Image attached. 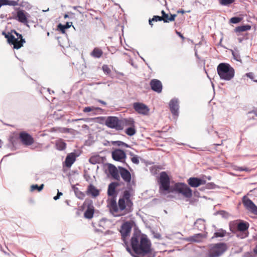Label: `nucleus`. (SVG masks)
<instances>
[{"label":"nucleus","mask_w":257,"mask_h":257,"mask_svg":"<svg viewBox=\"0 0 257 257\" xmlns=\"http://www.w3.org/2000/svg\"><path fill=\"white\" fill-rule=\"evenodd\" d=\"M159 191L162 195H166L170 192V179L165 172H162L160 177Z\"/></svg>","instance_id":"39448f33"},{"label":"nucleus","mask_w":257,"mask_h":257,"mask_svg":"<svg viewBox=\"0 0 257 257\" xmlns=\"http://www.w3.org/2000/svg\"><path fill=\"white\" fill-rule=\"evenodd\" d=\"M127 153L128 155H130L132 157H133V156H135V155L131 151H127Z\"/></svg>","instance_id":"5fc2aeb1"},{"label":"nucleus","mask_w":257,"mask_h":257,"mask_svg":"<svg viewBox=\"0 0 257 257\" xmlns=\"http://www.w3.org/2000/svg\"><path fill=\"white\" fill-rule=\"evenodd\" d=\"M131 194L125 190L117 204L116 199L113 197L108 200L107 206L110 213L115 217L125 215L133 210V203L130 199Z\"/></svg>","instance_id":"f03ea898"},{"label":"nucleus","mask_w":257,"mask_h":257,"mask_svg":"<svg viewBox=\"0 0 257 257\" xmlns=\"http://www.w3.org/2000/svg\"><path fill=\"white\" fill-rule=\"evenodd\" d=\"M242 203L245 208L250 212L257 215V206L249 198L246 196L242 198Z\"/></svg>","instance_id":"9b49d317"},{"label":"nucleus","mask_w":257,"mask_h":257,"mask_svg":"<svg viewBox=\"0 0 257 257\" xmlns=\"http://www.w3.org/2000/svg\"><path fill=\"white\" fill-rule=\"evenodd\" d=\"M126 250L133 257H155L156 254L151 247V243L144 234L134 233L128 243L124 246Z\"/></svg>","instance_id":"f257e3e1"},{"label":"nucleus","mask_w":257,"mask_h":257,"mask_svg":"<svg viewBox=\"0 0 257 257\" xmlns=\"http://www.w3.org/2000/svg\"><path fill=\"white\" fill-rule=\"evenodd\" d=\"M170 111L175 118H176L179 115V101L177 98L172 99L169 103Z\"/></svg>","instance_id":"f8f14e48"},{"label":"nucleus","mask_w":257,"mask_h":257,"mask_svg":"<svg viewBox=\"0 0 257 257\" xmlns=\"http://www.w3.org/2000/svg\"><path fill=\"white\" fill-rule=\"evenodd\" d=\"M14 33H15V34L16 35V36L17 37L16 38H18V39H20V40H21V39H23L22 35L17 33L15 31H14Z\"/></svg>","instance_id":"8fccbe9b"},{"label":"nucleus","mask_w":257,"mask_h":257,"mask_svg":"<svg viewBox=\"0 0 257 257\" xmlns=\"http://www.w3.org/2000/svg\"><path fill=\"white\" fill-rule=\"evenodd\" d=\"M72 25V22H67L64 25L61 24H59L58 28L60 29L62 33H65V30L69 28Z\"/></svg>","instance_id":"7c9ffc66"},{"label":"nucleus","mask_w":257,"mask_h":257,"mask_svg":"<svg viewBox=\"0 0 257 257\" xmlns=\"http://www.w3.org/2000/svg\"><path fill=\"white\" fill-rule=\"evenodd\" d=\"M205 237V235L203 234L198 233L189 236L186 240L189 241L199 242L201 241Z\"/></svg>","instance_id":"5701e85b"},{"label":"nucleus","mask_w":257,"mask_h":257,"mask_svg":"<svg viewBox=\"0 0 257 257\" xmlns=\"http://www.w3.org/2000/svg\"><path fill=\"white\" fill-rule=\"evenodd\" d=\"M30 17V15L25 12L24 10H20L17 12V20L24 24H27L28 22V19Z\"/></svg>","instance_id":"f3484780"},{"label":"nucleus","mask_w":257,"mask_h":257,"mask_svg":"<svg viewBox=\"0 0 257 257\" xmlns=\"http://www.w3.org/2000/svg\"><path fill=\"white\" fill-rule=\"evenodd\" d=\"M163 18H161L160 16H154L152 19H150L149 21V24L151 26H152V22H157V21H161Z\"/></svg>","instance_id":"e433bc0d"},{"label":"nucleus","mask_w":257,"mask_h":257,"mask_svg":"<svg viewBox=\"0 0 257 257\" xmlns=\"http://www.w3.org/2000/svg\"><path fill=\"white\" fill-rule=\"evenodd\" d=\"M214 185L212 183H209L207 184V188H212V186Z\"/></svg>","instance_id":"13d9d810"},{"label":"nucleus","mask_w":257,"mask_h":257,"mask_svg":"<svg viewBox=\"0 0 257 257\" xmlns=\"http://www.w3.org/2000/svg\"><path fill=\"white\" fill-rule=\"evenodd\" d=\"M76 155L74 153L68 154L66 156L64 162L65 165L68 168H70L76 160Z\"/></svg>","instance_id":"412c9836"},{"label":"nucleus","mask_w":257,"mask_h":257,"mask_svg":"<svg viewBox=\"0 0 257 257\" xmlns=\"http://www.w3.org/2000/svg\"><path fill=\"white\" fill-rule=\"evenodd\" d=\"M161 13L162 14V16L161 17V18H163V19H162V21H163L164 22V20H166V19H168L169 18V16L168 14H166L164 11H162Z\"/></svg>","instance_id":"c03bdc74"},{"label":"nucleus","mask_w":257,"mask_h":257,"mask_svg":"<svg viewBox=\"0 0 257 257\" xmlns=\"http://www.w3.org/2000/svg\"><path fill=\"white\" fill-rule=\"evenodd\" d=\"M133 107L138 113L143 115H147L150 110L146 104L140 102L134 103Z\"/></svg>","instance_id":"ddd939ff"},{"label":"nucleus","mask_w":257,"mask_h":257,"mask_svg":"<svg viewBox=\"0 0 257 257\" xmlns=\"http://www.w3.org/2000/svg\"><path fill=\"white\" fill-rule=\"evenodd\" d=\"M82 8L79 7V6H75V7H73V9L75 10H77L80 14H81L82 13V12L79 9H81Z\"/></svg>","instance_id":"09e8293b"},{"label":"nucleus","mask_w":257,"mask_h":257,"mask_svg":"<svg viewBox=\"0 0 257 257\" xmlns=\"http://www.w3.org/2000/svg\"><path fill=\"white\" fill-rule=\"evenodd\" d=\"M188 184L192 187H197L201 185L205 184L206 181L196 177H191L187 180Z\"/></svg>","instance_id":"a211bd4d"},{"label":"nucleus","mask_w":257,"mask_h":257,"mask_svg":"<svg viewBox=\"0 0 257 257\" xmlns=\"http://www.w3.org/2000/svg\"><path fill=\"white\" fill-rule=\"evenodd\" d=\"M102 69L104 73L107 75L110 74L111 70L107 65H103L102 67Z\"/></svg>","instance_id":"4c0bfd02"},{"label":"nucleus","mask_w":257,"mask_h":257,"mask_svg":"<svg viewBox=\"0 0 257 257\" xmlns=\"http://www.w3.org/2000/svg\"><path fill=\"white\" fill-rule=\"evenodd\" d=\"M174 189L186 198H190L192 196V190L186 184L176 183Z\"/></svg>","instance_id":"6e6552de"},{"label":"nucleus","mask_w":257,"mask_h":257,"mask_svg":"<svg viewBox=\"0 0 257 257\" xmlns=\"http://www.w3.org/2000/svg\"><path fill=\"white\" fill-rule=\"evenodd\" d=\"M250 29H251V26L250 25H243V26H240L236 27L234 29V31L237 33H239L240 32L248 31V30H250Z\"/></svg>","instance_id":"a878e982"},{"label":"nucleus","mask_w":257,"mask_h":257,"mask_svg":"<svg viewBox=\"0 0 257 257\" xmlns=\"http://www.w3.org/2000/svg\"><path fill=\"white\" fill-rule=\"evenodd\" d=\"M219 214L222 217H223L224 218H228L229 216V215H230L229 214L228 212H226L225 211H220Z\"/></svg>","instance_id":"37998d69"},{"label":"nucleus","mask_w":257,"mask_h":257,"mask_svg":"<svg viewBox=\"0 0 257 257\" xmlns=\"http://www.w3.org/2000/svg\"><path fill=\"white\" fill-rule=\"evenodd\" d=\"M119 174L122 179L127 183H130L131 180V175L130 172L126 169L119 167Z\"/></svg>","instance_id":"aec40b11"},{"label":"nucleus","mask_w":257,"mask_h":257,"mask_svg":"<svg viewBox=\"0 0 257 257\" xmlns=\"http://www.w3.org/2000/svg\"><path fill=\"white\" fill-rule=\"evenodd\" d=\"M227 246L224 243L211 244L207 252V257H219L226 250Z\"/></svg>","instance_id":"20e7f679"},{"label":"nucleus","mask_w":257,"mask_h":257,"mask_svg":"<svg viewBox=\"0 0 257 257\" xmlns=\"http://www.w3.org/2000/svg\"><path fill=\"white\" fill-rule=\"evenodd\" d=\"M232 232L236 234V237L240 239L245 238L248 235V232L235 230V231Z\"/></svg>","instance_id":"cd10ccee"},{"label":"nucleus","mask_w":257,"mask_h":257,"mask_svg":"<svg viewBox=\"0 0 257 257\" xmlns=\"http://www.w3.org/2000/svg\"><path fill=\"white\" fill-rule=\"evenodd\" d=\"M60 197H59L57 195L55 196L54 197L53 199L55 200H58V199H59Z\"/></svg>","instance_id":"e2e57ef3"},{"label":"nucleus","mask_w":257,"mask_h":257,"mask_svg":"<svg viewBox=\"0 0 257 257\" xmlns=\"http://www.w3.org/2000/svg\"><path fill=\"white\" fill-rule=\"evenodd\" d=\"M94 214L93 209L88 207L87 209L84 212V216L85 218L88 219H91L93 217Z\"/></svg>","instance_id":"c85d7f7f"},{"label":"nucleus","mask_w":257,"mask_h":257,"mask_svg":"<svg viewBox=\"0 0 257 257\" xmlns=\"http://www.w3.org/2000/svg\"><path fill=\"white\" fill-rule=\"evenodd\" d=\"M69 17V16L67 14H65L64 15V18H67Z\"/></svg>","instance_id":"338daca9"},{"label":"nucleus","mask_w":257,"mask_h":257,"mask_svg":"<svg viewBox=\"0 0 257 257\" xmlns=\"http://www.w3.org/2000/svg\"><path fill=\"white\" fill-rule=\"evenodd\" d=\"M232 54H233V57H234V59H235L236 61H239L240 60H239V58L238 57V56H235V54H234V52H233V53H232Z\"/></svg>","instance_id":"603ef678"},{"label":"nucleus","mask_w":257,"mask_h":257,"mask_svg":"<svg viewBox=\"0 0 257 257\" xmlns=\"http://www.w3.org/2000/svg\"><path fill=\"white\" fill-rule=\"evenodd\" d=\"M121 147H125L128 148V147H129V146L127 144H126V143L123 142V144H122Z\"/></svg>","instance_id":"052dcab7"},{"label":"nucleus","mask_w":257,"mask_h":257,"mask_svg":"<svg viewBox=\"0 0 257 257\" xmlns=\"http://www.w3.org/2000/svg\"><path fill=\"white\" fill-rule=\"evenodd\" d=\"M105 125L111 128L116 131H121L123 128V123L116 116H108L105 121Z\"/></svg>","instance_id":"423d86ee"},{"label":"nucleus","mask_w":257,"mask_h":257,"mask_svg":"<svg viewBox=\"0 0 257 257\" xmlns=\"http://www.w3.org/2000/svg\"><path fill=\"white\" fill-rule=\"evenodd\" d=\"M150 86L153 91L157 93L162 92V84L160 80L156 79L152 80L150 82Z\"/></svg>","instance_id":"6ab92c4d"},{"label":"nucleus","mask_w":257,"mask_h":257,"mask_svg":"<svg viewBox=\"0 0 257 257\" xmlns=\"http://www.w3.org/2000/svg\"><path fill=\"white\" fill-rule=\"evenodd\" d=\"M176 34L180 37L182 39H184V36L181 34V33L178 32V31H176Z\"/></svg>","instance_id":"3c124183"},{"label":"nucleus","mask_w":257,"mask_h":257,"mask_svg":"<svg viewBox=\"0 0 257 257\" xmlns=\"http://www.w3.org/2000/svg\"><path fill=\"white\" fill-rule=\"evenodd\" d=\"M253 252L257 255V245L255 246V247L253 248Z\"/></svg>","instance_id":"4d7b16f0"},{"label":"nucleus","mask_w":257,"mask_h":257,"mask_svg":"<svg viewBox=\"0 0 257 257\" xmlns=\"http://www.w3.org/2000/svg\"><path fill=\"white\" fill-rule=\"evenodd\" d=\"M226 232L225 230L220 229L214 233L213 237H222L225 236Z\"/></svg>","instance_id":"2f4dec72"},{"label":"nucleus","mask_w":257,"mask_h":257,"mask_svg":"<svg viewBox=\"0 0 257 257\" xmlns=\"http://www.w3.org/2000/svg\"><path fill=\"white\" fill-rule=\"evenodd\" d=\"M62 192H59L58 190V193H57V195L59 196V197H60L62 195Z\"/></svg>","instance_id":"0e129e2a"},{"label":"nucleus","mask_w":257,"mask_h":257,"mask_svg":"<svg viewBox=\"0 0 257 257\" xmlns=\"http://www.w3.org/2000/svg\"><path fill=\"white\" fill-rule=\"evenodd\" d=\"M86 193L88 195L95 197L99 195V191L94 186L90 184L87 188Z\"/></svg>","instance_id":"4be33fe9"},{"label":"nucleus","mask_w":257,"mask_h":257,"mask_svg":"<svg viewBox=\"0 0 257 257\" xmlns=\"http://www.w3.org/2000/svg\"><path fill=\"white\" fill-rule=\"evenodd\" d=\"M131 160L133 163L136 164H139L140 163L139 157L137 155L133 156L131 158Z\"/></svg>","instance_id":"ea45409f"},{"label":"nucleus","mask_w":257,"mask_h":257,"mask_svg":"<svg viewBox=\"0 0 257 257\" xmlns=\"http://www.w3.org/2000/svg\"><path fill=\"white\" fill-rule=\"evenodd\" d=\"M118 185V184L116 182H112L109 184L107 194L110 196H113L115 193V188Z\"/></svg>","instance_id":"b1692460"},{"label":"nucleus","mask_w":257,"mask_h":257,"mask_svg":"<svg viewBox=\"0 0 257 257\" xmlns=\"http://www.w3.org/2000/svg\"><path fill=\"white\" fill-rule=\"evenodd\" d=\"M217 71L221 80L230 81L234 77L235 70L234 68L228 63H220L217 67Z\"/></svg>","instance_id":"7ed1b4c3"},{"label":"nucleus","mask_w":257,"mask_h":257,"mask_svg":"<svg viewBox=\"0 0 257 257\" xmlns=\"http://www.w3.org/2000/svg\"><path fill=\"white\" fill-rule=\"evenodd\" d=\"M44 187V184H41L39 186L37 184L33 185L31 186V191H33L35 190H38V191H41Z\"/></svg>","instance_id":"f704fd0d"},{"label":"nucleus","mask_w":257,"mask_h":257,"mask_svg":"<svg viewBox=\"0 0 257 257\" xmlns=\"http://www.w3.org/2000/svg\"><path fill=\"white\" fill-rule=\"evenodd\" d=\"M89 162L92 164H95L96 163V161L95 160V157H91L90 159H89Z\"/></svg>","instance_id":"49530a36"},{"label":"nucleus","mask_w":257,"mask_h":257,"mask_svg":"<svg viewBox=\"0 0 257 257\" xmlns=\"http://www.w3.org/2000/svg\"><path fill=\"white\" fill-rule=\"evenodd\" d=\"M249 224L242 221H233L229 223V228L231 232L236 231L248 232Z\"/></svg>","instance_id":"0eeeda50"},{"label":"nucleus","mask_w":257,"mask_h":257,"mask_svg":"<svg viewBox=\"0 0 257 257\" xmlns=\"http://www.w3.org/2000/svg\"><path fill=\"white\" fill-rule=\"evenodd\" d=\"M103 54L102 51L98 48H95L91 53V55L96 58H100Z\"/></svg>","instance_id":"393cba45"},{"label":"nucleus","mask_w":257,"mask_h":257,"mask_svg":"<svg viewBox=\"0 0 257 257\" xmlns=\"http://www.w3.org/2000/svg\"><path fill=\"white\" fill-rule=\"evenodd\" d=\"M111 154L113 159L117 161L122 162L126 157L124 152L120 149H115L112 152Z\"/></svg>","instance_id":"2eb2a0df"},{"label":"nucleus","mask_w":257,"mask_h":257,"mask_svg":"<svg viewBox=\"0 0 257 257\" xmlns=\"http://www.w3.org/2000/svg\"><path fill=\"white\" fill-rule=\"evenodd\" d=\"M5 1H6L5 0H0V8L2 6H5V4L4 2Z\"/></svg>","instance_id":"6e6d98bb"},{"label":"nucleus","mask_w":257,"mask_h":257,"mask_svg":"<svg viewBox=\"0 0 257 257\" xmlns=\"http://www.w3.org/2000/svg\"><path fill=\"white\" fill-rule=\"evenodd\" d=\"M77 197L80 199H83L85 197V194L81 192H76Z\"/></svg>","instance_id":"79ce46f5"},{"label":"nucleus","mask_w":257,"mask_h":257,"mask_svg":"<svg viewBox=\"0 0 257 257\" xmlns=\"http://www.w3.org/2000/svg\"><path fill=\"white\" fill-rule=\"evenodd\" d=\"M4 3L5 6V5H9V6H16L18 5V1H12V0H5Z\"/></svg>","instance_id":"c9c22d12"},{"label":"nucleus","mask_w":257,"mask_h":257,"mask_svg":"<svg viewBox=\"0 0 257 257\" xmlns=\"http://www.w3.org/2000/svg\"><path fill=\"white\" fill-rule=\"evenodd\" d=\"M132 229V224L129 222H125L123 223L121 226L120 232L121 234V238L123 241L125 246L128 242L127 241L128 237L130 236Z\"/></svg>","instance_id":"9d476101"},{"label":"nucleus","mask_w":257,"mask_h":257,"mask_svg":"<svg viewBox=\"0 0 257 257\" xmlns=\"http://www.w3.org/2000/svg\"><path fill=\"white\" fill-rule=\"evenodd\" d=\"M124 124L125 126L131 127L135 126V121L133 118H130L124 120Z\"/></svg>","instance_id":"473e14b6"},{"label":"nucleus","mask_w":257,"mask_h":257,"mask_svg":"<svg viewBox=\"0 0 257 257\" xmlns=\"http://www.w3.org/2000/svg\"><path fill=\"white\" fill-rule=\"evenodd\" d=\"M3 34H5V37L7 38L9 44L14 46V49H19L21 48L23 46L24 43H25L24 39H21V40H20L18 38H16L14 36L10 33L5 34V33H3Z\"/></svg>","instance_id":"1a4fd4ad"},{"label":"nucleus","mask_w":257,"mask_h":257,"mask_svg":"<svg viewBox=\"0 0 257 257\" xmlns=\"http://www.w3.org/2000/svg\"><path fill=\"white\" fill-rule=\"evenodd\" d=\"M20 138L22 142L26 146L31 145L34 142L33 138L29 134L25 132L20 133Z\"/></svg>","instance_id":"dca6fc26"},{"label":"nucleus","mask_w":257,"mask_h":257,"mask_svg":"<svg viewBox=\"0 0 257 257\" xmlns=\"http://www.w3.org/2000/svg\"><path fill=\"white\" fill-rule=\"evenodd\" d=\"M176 17V15H171L170 17H169L168 19H166V20H164L165 23H168L169 22L173 21L175 20V18Z\"/></svg>","instance_id":"a19ab883"},{"label":"nucleus","mask_w":257,"mask_h":257,"mask_svg":"<svg viewBox=\"0 0 257 257\" xmlns=\"http://www.w3.org/2000/svg\"><path fill=\"white\" fill-rule=\"evenodd\" d=\"M98 101L101 103V104H103V105H106V103L103 101V100H99Z\"/></svg>","instance_id":"bf43d9fd"},{"label":"nucleus","mask_w":257,"mask_h":257,"mask_svg":"<svg viewBox=\"0 0 257 257\" xmlns=\"http://www.w3.org/2000/svg\"><path fill=\"white\" fill-rule=\"evenodd\" d=\"M219 4L224 6H229L234 2V0H219Z\"/></svg>","instance_id":"72a5a7b5"},{"label":"nucleus","mask_w":257,"mask_h":257,"mask_svg":"<svg viewBox=\"0 0 257 257\" xmlns=\"http://www.w3.org/2000/svg\"><path fill=\"white\" fill-rule=\"evenodd\" d=\"M125 133L129 136H134L136 133L135 126H134L127 127L125 130Z\"/></svg>","instance_id":"c756f323"},{"label":"nucleus","mask_w":257,"mask_h":257,"mask_svg":"<svg viewBox=\"0 0 257 257\" xmlns=\"http://www.w3.org/2000/svg\"><path fill=\"white\" fill-rule=\"evenodd\" d=\"M107 174L115 180L117 181L120 180L119 171L114 165L111 164H108Z\"/></svg>","instance_id":"4468645a"},{"label":"nucleus","mask_w":257,"mask_h":257,"mask_svg":"<svg viewBox=\"0 0 257 257\" xmlns=\"http://www.w3.org/2000/svg\"><path fill=\"white\" fill-rule=\"evenodd\" d=\"M246 75L247 77L252 78V73H247L246 74Z\"/></svg>","instance_id":"864d4df0"},{"label":"nucleus","mask_w":257,"mask_h":257,"mask_svg":"<svg viewBox=\"0 0 257 257\" xmlns=\"http://www.w3.org/2000/svg\"><path fill=\"white\" fill-rule=\"evenodd\" d=\"M95 109V108L94 107H89V106H88V107H85L84 109H83V111L84 112H90L92 110H94Z\"/></svg>","instance_id":"a18cd8bd"},{"label":"nucleus","mask_w":257,"mask_h":257,"mask_svg":"<svg viewBox=\"0 0 257 257\" xmlns=\"http://www.w3.org/2000/svg\"><path fill=\"white\" fill-rule=\"evenodd\" d=\"M243 169H244V168H243V167H240V168H239V171H243Z\"/></svg>","instance_id":"774afa93"},{"label":"nucleus","mask_w":257,"mask_h":257,"mask_svg":"<svg viewBox=\"0 0 257 257\" xmlns=\"http://www.w3.org/2000/svg\"><path fill=\"white\" fill-rule=\"evenodd\" d=\"M241 19L239 17H232L230 20V22L233 24H237L240 22Z\"/></svg>","instance_id":"58836bf2"},{"label":"nucleus","mask_w":257,"mask_h":257,"mask_svg":"<svg viewBox=\"0 0 257 257\" xmlns=\"http://www.w3.org/2000/svg\"><path fill=\"white\" fill-rule=\"evenodd\" d=\"M121 147H125L128 148V147H129V146L127 144H126V143L123 142V144H122Z\"/></svg>","instance_id":"680f3d73"},{"label":"nucleus","mask_w":257,"mask_h":257,"mask_svg":"<svg viewBox=\"0 0 257 257\" xmlns=\"http://www.w3.org/2000/svg\"><path fill=\"white\" fill-rule=\"evenodd\" d=\"M243 171H246V172H249L250 171V170L247 168H244V169H243Z\"/></svg>","instance_id":"69168bd1"},{"label":"nucleus","mask_w":257,"mask_h":257,"mask_svg":"<svg viewBox=\"0 0 257 257\" xmlns=\"http://www.w3.org/2000/svg\"><path fill=\"white\" fill-rule=\"evenodd\" d=\"M66 143L61 139L56 142V146L57 150L60 151L64 150L66 148Z\"/></svg>","instance_id":"bb28decb"},{"label":"nucleus","mask_w":257,"mask_h":257,"mask_svg":"<svg viewBox=\"0 0 257 257\" xmlns=\"http://www.w3.org/2000/svg\"><path fill=\"white\" fill-rule=\"evenodd\" d=\"M113 144L116 145L118 146H122V144H123V142L121 141H115L113 142Z\"/></svg>","instance_id":"de8ad7c7"}]
</instances>
